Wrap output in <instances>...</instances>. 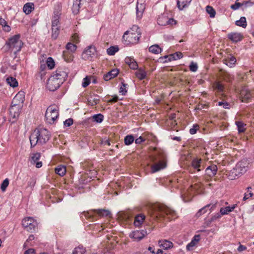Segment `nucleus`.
I'll list each match as a JSON object with an SVG mask.
<instances>
[{
  "mask_svg": "<svg viewBox=\"0 0 254 254\" xmlns=\"http://www.w3.org/2000/svg\"><path fill=\"white\" fill-rule=\"evenodd\" d=\"M71 40L73 43L77 44L79 42V38L77 33H74V34H73L71 37Z\"/></svg>",
  "mask_w": 254,
  "mask_h": 254,
  "instance_id": "61",
  "label": "nucleus"
},
{
  "mask_svg": "<svg viewBox=\"0 0 254 254\" xmlns=\"http://www.w3.org/2000/svg\"><path fill=\"white\" fill-rule=\"evenodd\" d=\"M119 51V48L117 46H111L107 50V54L109 55L113 56Z\"/></svg>",
  "mask_w": 254,
  "mask_h": 254,
  "instance_id": "45",
  "label": "nucleus"
},
{
  "mask_svg": "<svg viewBox=\"0 0 254 254\" xmlns=\"http://www.w3.org/2000/svg\"><path fill=\"white\" fill-rule=\"evenodd\" d=\"M147 235V232L145 230H136L132 232L129 234L130 238L134 239L135 241H140Z\"/></svg>",
  "mask_w": 254,
  "mask_h": 254,
  "instance_id": "11",
  "label": "nucleus"
},
{
  "mask_svg": "<svg viewBox=\"0 0 254 254\" xmlns=\"http://www.w3.org/2000/svg\"><path fill=\"white\" fill-rule=\"evenodd\" d=\"M59 115L58 107L55 105H52L47 109L45 117L46 122L48 124H53L55 123Z\"/></svg>",
  "mask_w": 254,
  "mask_h": 254,
  "instance_id": "3",
  "label": "nucleus"
},
{
  "mask_svg": "<svg viewBox=\"0 0 254 254\" xmlns=\"http://www.w3.org/2000/svg\"><path fill=\"white\" fill-rule=\"evenodd\" d=\"M85 251V249L82 247H78L74 249L72 254H83Z\"/></svg>",
  "mask_w": 254,
  "mask_h": 254,
  "instance_id": "50",
  "label": "nucleus"
},
{
  "mask_svg": "<svg viewBox=\"0 0 254 254\" xmlns=\"http://www.w3.org/2000/svg\"><path fill=\"white\" fill-rule=\"evenodd\" d=\"M211 205L208 204L205 206L204 207H202V208L200 209L199 211L196 213V216L197 217L200 216L202 214L205 213L206 212V208L209 207Z\"/></svg>",
  "mask_w": 254,
  "mask_h": 254,
  "instance_id": "53",
  "label": "nucleus"
},
{
  "mask_svg": "<svg viewBox=\"0 0 254 254\" xmlns=\"http://www.w3.org/2000/svg\"><path fill=\"white\" fill-rule=\"evenodd\" d=\"M155 212L152 217L155 219L159 216L165 217V215H170L172 217L176 215L175 212L165 205H157L154 207Z\"/></svg>",
  "mask_w": 254,
  "mask_h": 254,
  "instance_id": "2",
  "label": "nucleus"
},
{
  "mask_svg": "<svg viewBox=\"0 0 254 254\" xmlns=\"http://www.w3.org/2000/svg\"><path fill=\"white\" fill-rule=\"evenodd\" d=\"M183 54L180 52H176L174 54H171L169 56H165L162 59H165L166 60L164 62H171L172 60H177L180 59L183 57Z\"/></svg>",
  "mask_w": 254,
  "mask_h": 254,
  "instance_id": "17",
  "label": "nucleus"
},
{
  "mask_svg": "<svg viewBox=\"0 0 254 254\" xmlns=\"http://www.w3.org/2000/svg\"><path fill=\"white\" fill-rule=\"evenodd\" d=\"M81 215H82L81 217L84 216L87 219H92L93 218V216L92 214H91L89 212H85L84 211V212L82 213Z\"/></svg>",
  "mask_w": 254,
  "mask_h": 254,
  "instance_id": "63",
  "label": "nucleus"
},
{
  "mask_svg": "<svg viewBox=\"0 0 254 254\" xmlns=\"http://www.w3.org/2000/svg\"><path fill=\"white\" fill-rule=\"evenodd\" d=\"M96 48L93 46L87 47L82 54V59L85 61H91L96 56Z\"/></svg>",
  "mask_w": 254,
  "mask_h": 254,
  "instance_id": "6",
  "label": "nucleus"
},
{
  "mask_svg": "<svg viewBox=\"0 0 254 254\" xmlns=\"http://www.w3.org/2000/svg\"><path fill=\"white\" fill-rule=\"evenodd\" d=\"M126 84L123 82L122 83V86L120 88V93H121L122 95H125L126 93L127 92V90L126 89Z\"/></svg>",
  "mask_w": 254,
  "mask_h": 254,
  "instance_id": "59",
  "label": "nucleus"
},
{
  "mask_svg": "<svg viewBox=\"0 0 254 254\" xmlns=\"http://www.w3.org/2000/svg\"><path fill=\"white\" fill-rule=\"evenodd\" d=\"M6 83L11 87H16L18 86V82L14 77L9 76L6 78Z\"/></svg>",
  "mask_w": 254,
  "mask_h": 254,
  "instance_id": "34",
  "label": "nucleus"
},
{
  "mask_svg": "<svg viewBox=\"0 0 254 254\" xmlns=\"http://www.w3.org/2000/svg\"><path fill=\"white\" fill-rule=\"evenodd\" d=\"M50 136V132L46 128L35 129L29 136L31 147H33L37 144L43 145L46 143Z\"/></svg>",
  "mask_w": 254,
  "mask_h": 254,
  "instance_id": "1",
  "label": "nucleus"
},
{
  "mask_svg": "<svg viewBox=\"0 0 254 254\" xmlns=\"http://www.w3.org/2000/svg\"><path fill=\"white\" fill-rule=\"evenodd\" d=\"M14 99H17L18 101L24 102L25 100V96L23 92H19L14 97Z\"/></svg>",
  "mask_w": 254,
  "mask_h": 254,
  "instance_id": "48",
  "label": "nucleus"
},
{
  "mask_svg": "<svg viewBox=\"0 0 254 254\" xmlns=\"http://www.w3.org/2000/svg\"><path fill=\"white\" fill-rule=\"evenodd\" d=\"M129 66L131 69H137L138 67V64L136 61L133 59V61L131 62L130 64H129Z\"/></svg>",
  "mask_w": 254,
  "mask_h": 254,
  "instance_id": "62",
  "label": "nucleus"
},
{
  "mask_svg": "<svg viewBox=\"0 0 254 254\" xmlns=\"http://www.w3.org/2000/svg\"><path fill=\"white\" fill-rule=\"evenodd\" d=\"M90 83V79L89 78L88 76L84 78L83 79V82L82 83V85L83 87H86L88 86Z\"/></svg>",
  "mask_w": 254,
  "mask_h": 254,
  "instance_id": "57",
  "label": "nucleus"
},
{
  "mask_svg": "<svg viewBox=\"0 0 254 254\" xmlns=\"http://www.w3.org/2000/svg\"><path fill=\"white\" fill-rule=\"evenodd\" d=\"M228 173V175L230 180H234L237 177L242 175L240 174V172L238 171V170L236 167L232 169Z\"/></svg>",
  "mask_w": 254,
  "mask_h": 254,
  "instance_id": "27",
  "label": "nucleus"
},
{
  "mask_svg": "<svg viewBox=\"0 0 254 254\" xmlns=\"http://www.w3.org/2000/svg\"><path fill=\"white\" fill-rule=\"evenodd\" d=\"M145 216L142 214H139L136 215L134 218V225L136 227H140L143 223L144 219Z\"/></svg>",
  "mask_w": 254,
  "mask_h": 254,
  "instance_id": "23",
  "label": "nucleus"
},
{
  "mask_svg": "<svg viewBox=\"0 0 254 254\" xmlns=\"http://www.w3.org/2000/svg\"><path fill=\"white\" fill-rule=\"evenodd\" d=\"M62 84L60 83L57 79L51 76L47 82V88L51 91H55L59 88Z\"/></svg>",
  "mask_w": 254,
  "mask_h": 254,
  "instance_id": "9",
  "label": "nucleus"
},
{
  "mask_svg": "<svg viewBox=\"0 0 254 254\" xmlns=\"http://www.w3.org/2000/svg\"><path fill=\"white\" fill-rule=\"evenodd\" d=\"M6 45L11 50H15V52L20 51L23 43L20 40V35H15L8 39L6 42Z\"/></svg>",
  "mask_w": 254,
  "mask_h": 254,
  "instance_id": "4",
  "label": "nucleus"
},
{
  "mask_svg": "<svg viewBox=\"0 0 254 254\" xmlns=\"http://www.w3.org/2000/svg\"><path fill=\"white\" fill-rule=\"evenodd\" d=\"M21 109V107L11 105L9 109L10 116L16 120L18 118Z\"/></svg>",
  "mask_w": 254,
  "mask_h": 254,
  "instance_id": "15",
  "label": "nucleus"
},
{
  "mask_svg": "<svg viewBox=\"0 0 254 254\" xmlns=\"http://www.w3.org/2000/svg\"><path fill=\"white\" fill-rule=\"evenodd\" d=\"M167 20L168 17L165 14H162L158 17L157 23L161 26H165L167 25Z\"/></svg>",
  "mask_w": 254,
  "mask_h": 254,
  "instance_id": "26",
  "label": "nucleus"
},
{
  "mask_svg": "<svg viewBox=\"0 0 254 254\" xmlns=\"http://www.w3.org/2000/svg\"><path fill=\"white\" fill-rule=\"evenodd\" d=\"M141 35L137 33H132V31H126L123 39L129 43L135 44L138 43Z\"/></svg>",
  "mask_w": 254,
  "mask_h": 254,
  "instance_id": "7",
  "label": "nucleus"
},
{
  "mask_svg": "<svg viewBox=\"0 0 254 254\" xmlns=\"http://www.w3.org/2000/svg\"><path fill=\"white\" fill-rule=\"evenodd\" d=\"M118 74L119 70L117 69H113L104 75V79L106 81L110 80L117 76Z\"/></svg>",
  "mask_w": 254,
  "mask_h": 254,
  "instance_id": "20",
  "label": "nucleus"
},
{
  "mask_svg": "<svg viewBox=\"0 0 254 254\" xmlns=\"http://www.w3.org/2000/svg\"><path fill=\"white\" fill-rule=\"evenodd\" d=\"M23 104V102H20V101H18L17 99L13 98L12 101L11 105L22 108Z\"/></svg>",
  "mask_w": 254,
  "mask_h": 254,
  "instance_id": "52",
  "label": "nucleus"
},
{
  "mask_svg": "<svg viewBox=\"0 0 254 254\" xmlns=\"http://www.w3.org/2000/svg\"><path fill=\"white\" fill-rule=\"evenodd\" d=\"M60 30V26L52 27V38L54 40L57 39Z\"/></svg>",
  "mask_w": 254,
  "mask_h": 254,
  "instance_id": "39",
  "label": "nucleus"
},
{
  "mask_svg": "<svg viewBox=\"0 0 254 254\" xmlns=\"http://www.w3.org/2000/svg\"><path fill=\"white\" fill-rule=\"evenodd\" d=\"M199 127L198 125H193L192 128L190 129V133L191 134H194L196 132V131L199 129Z\"/></svg>",
  "mask_w": 254,
  "mask_h": 254,
  "instance_id": "58",
  "label": "nucleus"
},
{
  "mask_svg": "<svg viewBox=\"0 0 254 254\" xmlns=\"http://www.w3.org/2000/svg\"><path fill=\"white\" fill-rule=\"evenodd\" d=\"M52 76L57 79L60 83L63 84L67 77V73L63 69L59 68L53 73Z\"/></svg>",
  "mask_w": 254,
  "mask_h": 254,
  "instance_id": "8",
  "label": "nucleus"
},
{
  "mask_svg": "<svg viewBox=\"0 0 254 254\" xmlns=\"http://www.w3.org/2000/svg\"><path fill=\"white\" fill-rule=\"evenodd\" d=\"M236 205H233L232 206H227L226 207H222L220 210V212L221 213V215H226L228 214L229 212H232L235 208Z\"/></svg>",
  "mask_w": 254,
  "mask_h": 254,
  "instance_id": "30",
  "label": "nucleus"
},
{
  "mask_svg": "<svg viewBox=\"0 0 254 254\" xmlns=\"http://www.w3.org/2000/svg\"><path fill=\"white\" fill-rule=\"evenodd\" d=\"M47 64L49 69H51L55 66V62L51 57H49L47 60Z\"/></svg>",
  "mask_w": 254,
  "mask_h": 254,
  "instance_id": "51",
  "label": "nucleus"
},
{
  "mask_svg": "<svg viewBox=\"0 0 254 254\" xmlns=\"http://www.w3.org/2000/svg\"><path fill=\"white\" fill-rule=\"evenodd\" d=\"M34 9V4L33 3L28 2L24 4L23 10V11L26 14H28L31 12L32 10Z\"/></svg>",
  "mask_w": 254,
  "mask_h": 254,
  "instance_id": "31",
  "label": "nucleus"
},
{
  "mask_svg": "<svg viewBox=\"0 0 254 254\" xmlns=\"http://www.w3.org/2000/svg\"><path fill=\"white\" fill-rule=\"evenodd\" d=\"M236 58L233 56L228 57L227 58L223 60L224 64L230 67L233 66L236 64Z\"/></svg>",
  "mask_w": 254,
  "mask_h": 254,
  "instance_id": "25",
  "label": "nucleus"
},
{
  "mask_svg": "<svg viewBox=\"0 0 254 254\" xmlns=\"http://www.w3.org/2000/svg\"><path fill=\"white\" fill-rule=\"evenodd\" d=\"M66 48L67 51H69V52L72 53L76 51L77 47L75 44L71 43H68L66 45Z\"/></svg>",
  "mask_w": 254,
  "mask_h": 254,
  "instance_id": "47",
  "label": "nucleus"
},
{
  "mask_svg": "<svg viewBox=\"0 0 254 254\" xmlns=\"http://www.w3.org/2000/svg\"><path fill=\"white\" fill-rule=\"evenodd\" d=\"M236 125L237 126L239 133L244 132L246 130L245 126L246 125L244 123L240 121H237L236 122Z\"/></svg>",
  "mask_w": 254,
  "mask_h": 254,
  "instance_id": "41",
  "label": "nucleus"
},
{
  "mask_svg": "<svg viewBox=\"0 0 254 254\" xmlns=\"http://www.w3.org/2000/svg\"><path fill=\"white\" fill-rule=\"evenodd\" d=\"M158 244L160 247L163 248L164 250H167L173 247V243L167 240H161L158 241Z\"/></svg>",
  "mask_w": 254,
  "mask_h": 254,
  "instance_id": "22",
  "label": "nucleus"
},
{
  "mask_svg": "<svg viewBox=\"0 0 254 254\" xmlns=\"http://www.w3.org/2000/svg\"><path fill=\"white\" fill-rule=\"evenodd\" d=\"M63 57L64 61L67 62H71L73 58L72 53L67 51H64L63 52Z\"/></svg>",
  "mask_w": 254,
  "mask_h": 254,
  "instance_id": "33",
  "label": "nucleus"
},
{
  "mask_svg": "<svg viewBox=\"0 0 254 254\" xmlns=\"http://www.w3.org/2000/svg\"><path fill=\"white\" fill-rule=\"evenodd\" d=\"M55 172L60 176H64L66 172V169L64 166H59L55 168Z\"/></svg>",
  "mask_w": 254,
  "mask_h": 254,
  "instance_id": "40",
  "label": "nucleus"
},
{
  "mask_svg": "<svg viewBox=\"0 0 254 254\" xmlns=\"http://www.w3.org/2000/svg\"><path fill=\"white\" fill-rule=\"evenodd\" d=\"M60 15L61 13L59 12V11H57L54 12V15L53 17L52 21V27L60 26V23L59 21Z\"/></svg>",
  "mask_w": 254,
  "mask_h": 254,
  "instance_id": "21",
  "label": "nucleus"
},
{
  "mask_svg": "<svg viewBox=\"0 0 254 254\" xmlns=\"http://www.w3.org/2000/svg\"><path fill=\"white\" fill-rule=\"evenodd\" d=\"M191 0H177V6L180 10L189 6Z\"/></svg>",
  "mask_w": 254,
  "mask_h": 254,
  "instance_id": "24",
  "label": "nucleus"
},
{
  "mask_svg": "<svg viewBox=\"0 0 254 254\" xmlns=\"http://www.w3.org/2000/svg\"><path fill=\"white\" fill-rule=\"evenodd\" d=\"M244 3L239 2L238 0H237L235 2V3L234 4H232L231 6V8L233 10H237L240 7L243 6Z\"/></svg>",
  "mask_w": 254,
  "mask_h": 254,
  "instance_id": "55",
  "label": "nucleus"
},
{
  "mask_svg": "<svg viewBox=\"0 0 254 254\" xmlns=\"http://www.w3.org/2000/svg\"><path fill=\"white\" fill-rule=\"evenodd\" d=\"M64 125L66 127H69L73 124V120L71 118L66 120L64 122Z\"/></svg>",
  "mask_w": 254,
  "mask_h": 254,
  "instance_id": "64",
  "label": "nucleus"
},
{
  "mask_svg": "<svg viewBox=\"0 0 254 254\" xmlns=\"http://www.w3.org/2000/svg\"><path fill=\"white\" fill-rule=\"evenodd\" d=\"M100 101L99 97L97 95L91 96L88 99V104L91 106H95L99 103Z\"/></svg>",
  "mask_w": 254,
  "mask_h": 254,
  "instance_id": "32",
  "label": "nucleus"
},
{
  "mask_svg": "<svg viewBox=\"0 0 254 254\" xmlns=\"http://www.w3.org/2000/svg\"><path fill=\"white\" fill-rule=\"evenodd\" d=\"M166 166V163L164 157L162 158V160L159 161L157 163H155L151 167V173H154L161 169H164Z\"/></svg>",
  "mask_w": 254,
  "mask_h": 254,
  "instance_id": "13",
  "label": "nucleus"
},
{
  "mask_svg": "<svg viewBox=\"0 0 254 254\" xmlns=\"http://www.w3.org/2000/svg\"><path fill=\"white\" fill-rule=\"evenodd\" d=\"M235 24L237 26L242 27L243 28H246L247 26V23L246 18L245 17L242 16L238 20L235 22Z\"/></svg>",
  "mask_w": 254,
  "mask_h": 254,
  "instance_id": "36",
  "label": "nucleus"
},
{
  "mask_svg": "<svg viewBox=\"0 0 254 254\" xmlns=\"http://www.w3.org/2000/svg\"><path fill=\"white\" fill-rule=\"evenodd\" d=\"M254 93L247 88L242 89L240 93V98L243 102H247L254 97Z\"/></svg>",
  "mask_w": 254,
  "mask_h": 254,
  "instance_id": "10",
  "label": "nucleus"
},
{
  "mask_svg": "<svg viewBox=\"0 0 254 254\" xmlns=\"http://www.w3.org/2000/svg\"><path fill=\"white\" fill-rule=\"evenodd\" d=\"M213 87L218 92H223L224 91V86L220 82L217 81L213 84Z\"/></svg>",
  "mask_w": 254,
  "mask_h": 254,
  "instance_id": "46",
  "label": "nucleus"
},
{
  "mask_svg": "<svg viewBox=\"0 0 254 254\" xmlns=\"http://www.w3.org/2000/svg\"><path fill=\"white\" fill-rule=\"evenodd\" d=\"M127 31H132V33H137L141 35V32L137 25H133L132 27Z\"/></svg>",
  "mask_w": 254,
  "mask_h": 254,
  "instance_id": "56",
  "label": "nucleus"
},
{
  "mask_svg": "<svg viewBox=\"0 0 254 254\" xmlns=\"http://www.w3.org/2000/svg\"><path fill=\"white\" fill-rule=\"evenodd\" d=\"M198 68V66L196 64L191 62L190 65V70L192 72H195Z\"/></svg>",
  "mask_w": 254,
  "mask_h": 254,
  "instance_id": "60",
  "label": "nucleus"
},
{
  "mask_svg": "<svg viewBox=\"0 0 254 254\" xmlns=\"http://www.w3.org/2000/svg\"><path fill=\"white\" fill-rule=\"evenodd\" d=\"M92 120L97 123H101L104 119V116L101 114L94 115L92 116Z\"/></svg>",
  "mask_w": 254,
  "mask_h": 254,
  "instance_id": "42",
  "label": "nucleus"
},
{
  "mask_svg": "<svg viewBox=\"0 0 254 254\" xmlns=\"http://www.w3.org/2000/svg\"><path fill=\"white\" fill-rule=\"evenodd\" d=\"M202 163V160L201 159L195 158L193 159L191 162V165L193 168L196 169L197 171H200L201 169V163Z\"/></svg>",
  "mask_w": 254,
  "mask_h": 254,
  "instance_id": "29",
  "label": "nucleus"
},
{
  "mask_svg": "<svg viewBox=\"0 0 254 254\" xmlns=\"http://www.w3.org/2000/svg\"><path fill=\"white\" fill-rule=\"evenodd\" d=\"M206 12L209 14L211 18H214L216 14V11L215 9L211 6L207 5L206 7Z\"/></svg>",
  "mask_w": 254,
  "mask_h": 254,
  "instance_id": "44",
  "label": "nucleus"
},
{
  "mask_svg": "<svg viewBox=\"0 0 254 254\" xmlns=\"http://www.w3.org/2000/svg\"><path fill=\"white\" fill-rule=\"evenodd\" d=\"M217 170V166L216 165L212 164L205 169V175L210 178L213 177L216 174Z\"/></svg>",
  "mask_w": 254,
  "mask_h": 254,
  "instance_id": "16",
  "label": "nucleus"
},
{
  "mask_svg": "<svg viewBox=\"0 0 254 254\" xmlns=\"http://www.w3.org/2000/svg\"><path fill=\"white\" fill-rule=\"evenodd\" d=\"M249 163L246 160H243L239 162L236 165V167L240 172V174H244L245 173L248 169Z\"/></svg>",
  "mask_w": 254,
  "mask_h": 254,
  "instance_id": "14",
  "label": "nucleus"
},
{
  "mask_svg": "<svg viewBox=\"0 0 254 254\" xmlns=\"http://www.w3.org/2000/svg\"><path fill=\"white\" fill-rule=\"evenodd\" d=\"M9 184V181L7 179H5L2 183L0 189L2 191L5 190L6 188L7 187Z\"/></svg>",
  "mask_w": 254,
  "mask_h": 254,
  "instance_id": "54",
  "label": "nucleus"
},
{
  "mask_svg": "<svg viewBox=\"0 0 254 254\" xmlns=\"http://www.w3.org/2000/svg\"><path fill=\"white\" fill-rule=\"evenodd\" d=\"M80 8V4L77 2H74L72 6V12L74 14L78 13Z\"/></svg>",
  "mask_w": 254,
  "mask_h": 254,
  "instance_id": "49",
  "label": "nucleus"
},
{
  "mask_svg": "<svg viewBox=\"0 0 254 254\" xmlns=\"http://www.w3.org/2000/svg\"><path fill=\"white\" fill-rule=\"evenodd\" d=\"M228 38L233 42L237 43L243 39V36L240 33L232 32L228 34Z\"/></svg>",
  "mask_w": 254,
  "mask_h": 254,
  "instance_id": "18",
  "label": "nucleus"
},
{
  "mask_svg": "<svg viewBox=\"0 0 254 254\" xmlns=\"http://www.w3.org/2000/svg\"><path fill=\"white\" fill-rule=\"evenodd\" d=\"M94 211L98 214L100 216H110L111 215V212L105 209H96L94 210Z\"/></svg>",
  "mask_w": 254,
  "mask_h": 254,
  "instance_id": "37",
  "label": "nucleus"
},
{
  "mask_svg": "<svg viewBox=\"0 0 254 254\" xmlns=\"http://www.w3.org/2000/svg\"><path fill=\"white\" fill-rule=\"evenodd\" d=\"M135 76L139 80H142L146 78V72L142 68H138L135 73Z\"/></svg>",
  "mask_w": 254,
  "mask_h": 254,
  "instance_id": "28",
  "label": "nucleus"
},
{
  "mask_svg": "<svg viewBox=\"0 0 254 254\" xmlns=\"http://www.w3.org/2000/svg\"><path fill=\"white\" fill-rule=\"evenodd\" d=\"M134 140V137L132 135H127L124 139V142L126 145L131 144Z\"/></svg>",
  "mask_w": 254,
  "mask_h": 254,
  "instance_id": "43",
  "label": "nucleus"
},
{
  "mask_svg": "<svg viewBox=\"0 0 254 254\" xmlns=\"http://www.w3.org/2000/svg\"><path fill=\"white\" fill-rule=\"evenodd\" d=\"M41 157L40 153H32L30 155L29 161L31 164H36V167L39 168L42 167V163L41 161H38Z\"/></svg>",
  "mask_w": 254,
  "mask_h": 254,
  "instance_id": "12",
  "label": "nucleus"
},
{
  "mask_svg": "<svg viewBox=\"0 0 254 254\" xmlns=\"http://www.w3.org/2000/svg\"><path fill=\"white\" fill-rule=\"evenodd\" d=\"M162 49L158 45H153L149 48V51L153 54H158L162 52Z\"/></svg>",
  "mask_w": 254,
  "mask_h": 254,
  "instance_id": "35",
  "label": "nucleus"
},
{
  "mask_svg": "<svg viewBox=\"0 0 254 254\" xmlns=\"http://www.w3.org/2000/svg\"><path fill=\"white\" fill-rule=\"evenodd\" d=\"M22 225L25 230L32 232L37 228L38 223L33 217H27L22 219Z\"/></svg>",
  "mask_w": 254,
  "mask_h": 254,
  "instance_id": "5",
  "label": "nucleus"
},
{
  "mask_svg": "<svg viewBox=\"0 0 254 254\" xmlns=\"http://www.w3.org/2000/svg\"><path fill=\"white\" fill-rule=\"evenodd\" d=\"M0 25L2 27L5 32H9L11 30L10 27L7 24V22L3 18H0Z\"/></svg>",
  "mask_w": 254,
  "mask_h": 254,
  "instance_id": "38",
  "label": "nucleus"
},
{
  "mask_svg": "<svg viewBox=\"0 0 254 254\" xmlns=\"http://www.w3.org/2000/svg\"><path fill=\"white\" fill-rule=\"evenodd\" d=\"M145 8V5L144 3H139L137 2L136 6V16L138 18H141L142 16L144 9Z\"/></svg>",
  "mask_w": 254,
  "mask_h": 254,
  "instance_id": "19",
  "label": "nucleus"
}]
</instances>
